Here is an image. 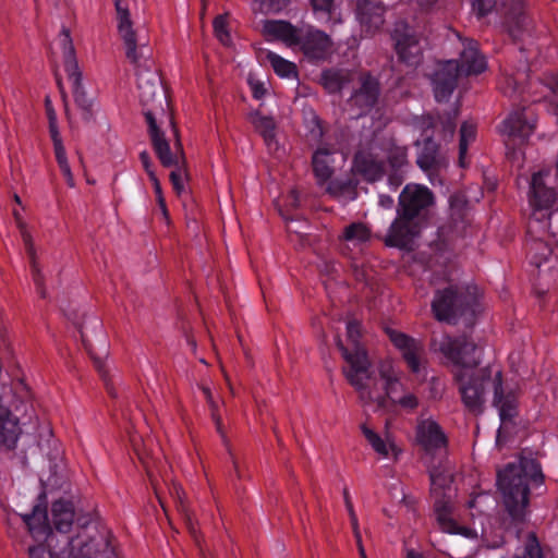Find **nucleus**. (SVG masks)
<instances>
[{"label":"nucleus","mask_w":558,"mask_h":558,"mask_svg":"<svg viewBox=\"0 0 558 558\" xmlns=\"http://www.w3.org/2000/svg\"><path fill=\"white\" fill-rule=\"evenodd\" d=\"M361 327L357 322L347 324V340L337 344L347 366L343 372L365 407L390 411L400 408L413 411L418 407L417 396L402 383V371L391 359L380 360L376 373L371 371V361L360 342Z\"/></svg>","instance_id":"f257e3e1"},{"label":"nucleus","mask_w":558,"mask_h":558,"mask_svg":"<svg viewBox=\"0 0 558 558\" xmlns=\"http://www.w3.org/2000/svg\"><path fill=\"white\" fill-rule=\"evenodd\" d=\"M438 350L454 365V376L459 384L462 401L465 407L480 412L488 390H494V405L499 411L501 421L512 418L517 413L514 390L504 386L501 371L489 366L478 368L482 349L465 336L450 337L442 335L433 341Z\"/></svg>","instance_id":"f03ea898"},{"label":"nucleus","mask_w":558,"mask_h":558,"mask_svg":"<svg viewBox=\"0 0 558 558\" xmlns=\"http://www.w3.org/2000/svg\"><path fill=\"white\" fill-rule=\"evenodd\" d=\"M544 476L538 462L521 458L498 472L497 486L502 505L513 521H523L529 510L530 486L543 484Z\"/></svg>","instance_id":"7ed1b4c3"},{"label":"nucleus","mask_w":558,"mask_h":558,"mask_svg":"<svg viewBox=\"0 0 558 558\" xmlns=\"http://www.w3.org/2000/svg\"><path fill=\"white\" fill-rule=\"evenodd\" d=\"M153 81H146L143 83L142 78L138 80V89H140V98L144 106L149 107L145 112L146 120L149 124V133L151 136L153 146L156 155L158 156L162 166L170 167H179L184 165V154L182 145L178 138V130L173 125V121L171 117H168L169 124L172 128V134L175 138L173 147L171 148L168 141L163 137V134L159 131L156 123V112L153 108V102L156 97L159 96V104H162V100L167 102L166 96L162 93L158 81L153 75Z\"/></svg>","instance_id":"20e7f679"},{"label":"nucleus","mask_w":558,"mask_h":558,"mask_svg":"<svg viewBox=\"0 0 558 558\" xmlns=\"http://www.w3.org/2000/svg\"><path fill=\"white\" fill-rule=\"evenodd\" d=\"M459 39L463 47L459 62L448 60L439 63L433 76L435 97L438 101L451 95L460 76L481 74L487 68L486 59L480 53L476 43L469 37H459Z\"/></svg>","instance_id":"39448f33"},{"label":"nucleus","mask_w":558,"mask_h":558,"mask_svg":"<svg viewBox=\"0 0 558 558\" xmlns=\"http://www.w3.org/2000/svg\"><path fill=\"white\" fill-rule=\"evenodd\" d=\"M432 496L437 522L444 532L461 534L469 538H476L475 529L462 527L453 519L452 472L449 469H435L430 471Z\"/></svg>","instance_id":"423d86ee"},{"label":"nucleus","mask_w":558,"mask_h":558,"mask_svg":"<svg viewBox=\"0 0 558 558\" xmlns=\"http://www.w3.org/2000/svg\"><path fill=\"white\" fill-rule=\"evenodd\" d=\"M82 525L69 538L66 558H97L110 550V533L92 519H81Z\"/></svg>","instance_id":"0eeeda50"},{"label":"nucleus","mask_w":558,"mask_h":558,"mask_svg":"<svg viewBox=\"0 0 558 558\" xmlns=\"http://www.w3.org/2000/svg\"><path fill=\"white\" fill-rule=\"evenodd\" d=\"M333 150L322 146L313 155V170L319 185H327L326 191L331 196L342 201L349 202L356 197L355 184L352 181H331L333 174Z\"/></svg>","instance_id":"6e6552de"},{"label":"nucleus","mask_w":558,"mask_h":558,"mask_svg":"<svg viewBox=\"0 0 558 558\" xmlns=\"http://www.w3.org/2000/svg\"><path fill=\"white\" fill-rule=\"evenodd\" d=\"M498 31L508 35L531 33L533 22L524 10V0H498Z\"/></svg>","instance_id":"1a4fd4ad"},{"label":"nucleus","mask_w":558,"mask_h":558,"mask_svg":"<svg viewBox=\"0 0 558 558\" xmlns=\"http://www.w3.org/2000/svg\"><path fill=\"white\" fill-rule=\"evenodd\" d=\"M387 333L393 345L401 352L409 369L416 375L423 374L426 365L423 344L397 330L388 329Z\"/></svg>","instance_id":"9d476101"},{"label":"nucleus","mask_w":558,"mask_h":558,"mask_svg":"<svg viewBox=\"0 0 558 558\" xmlns=\"http://www.w3.org/2000/svg\"><path fill=\"white\" fill-rule=\"evenodd\" d=\"M423 227L420 217L398 211L397 218L386 234L385 243L388 246L407 247L421 233Z\"/></svg>","instance_id":"9b49d317"},{"label":"nucleus","mask_w":558,"mask_h":558,"mask_svg":"<svg viewBox=\"0 0 558 558\" xmlns=\"http://www.w3.org/2000/svg\"><path fill=\"white\" fill-rule=\"evenodd\" d=\"M384 148L372 143L357 151L354 158L353 171L367 181H377L384 174Z\"/></svg>","instance_id":"f8f14e48"},{"label":"nucleus","mask_w":558,"mask_h":558,"mask_svg":"<svg viewBox=\"0 0 558 558\" xmlns=\"http://www.w3.org/2000/svg\"><path fill=\"white\" fill-rule=\"evenodd\" d=\"M81 519H92L77 510L71 500L59 499L51 505L50 525L60 533H69L75 526V531L82 525Z\"/></svg>","instance_id":"ddd939ff"},{"label":"nucleus","mask_w":558,"mask_h":558,"mask_svg":"<svg viewBox=\"0 0 558 558\" xmlns=\"http://www.w3.org/2000/svg\"><path fill=\"white\" fill-rule=\"evenodd\" d=\"M548 175V172L534 173L531 181L530 191V206L533 209V217L535 220L541 221L544 218L550 216L548 210L556 202V193L554 190L546 186L544 177Z\"/></svg>","instance_id":"4468645a"},{"label":"nucleus","mask_w":558,"mask_h":558,"mask_svg":"<svg viewBox=\"0 0 558 558\" xmlns=\"http://www.w3.org/2000/svg\"><path fill=\"white\" fill-rule=\"evenodd\" d=\"M415 441L426 453H433L446 448L447 436L434 418L420 417L415 428Z\"/></svg>","instance_id":"2eb2a0df"},{"label":"nucleus","mask_w":558,"mask_h":558,"mask_svg":"<svg viewBox=\"0 0 558 558\" xmlns=\"http://www.w3.org/2000/svg\"><path fill=\"white\" fill-rule=\"evenodd\" d=\"M22 403L9 407L0 398V446L8 449L15 448L22 434L20 418L16 415Z\"/></svg>","instance_id":"dca6fc26"},{"label":"nucleus","mask_w":558,"mask_h":558,"mask_svg":"<svg viewBox=\"0 0 558 558\" xmlns=\"http://www.w3.org/2000/svg\"><path fill=\"white\" fill-rule=\"evenodd\" d=\"M434 202L432 192L422 185H407L399 197L398 211L418 217L421 210Z\"/></svg>","instance_id":"f3484780"},{"label":"nucleus","mask_w":558,"mask_h":558,"mask_svg":"<svg viewBox=\"0 0 558 558\" xmlns=\"http://www.w3.org/2000/svg\"><path fill=\"white\" fill-rule=\"evenodd\" d=\"M21 518L35 541H47L48 544L56 542L45 505H35L31 513L21 514Z\"/></svg>","instance_id":"a211bd4d"},{"label":"nucleus","mask_w":558,"mask_h":558,"mask_svg":"<svg viewBox=\"0 0 558 558\" xmlns=\"http://www.w3.org/2000/svg\"><path fill=\"white\" fill-rule=\"evenodd\" d=\"M50 52L56 63L64 66L69 80L77 82L81 73L75 58V48L71 37H53L49 44Z\"/></svg>","instance_id":"6ab92c4d"},{"label":"nucleus","mask_w":558,"mask_h":558,"mask_svg":"<svg viewBox=\"0 0 558 558\" xmlns=\"http://www.w3.org/2000/svg\"><path fill=\"white\" fill-rule=\"evenodd\" d=\"M464 304H469V301L466 299L462 300V295H458L453 286H450L437 291L432 307L439 320H450L461 314L460 311Z\"/></svg>","instance_id":"aec40b11"},{"label":"nucleus","mask_w":558,"mask_h":558,"mask_svg":"<svg viewBox=\"0 0 558 558\" xmlns=\"http://www.w3.org/2000/svg\"><path fill=\"white\" fill-rule=\"evenodd\" d=\"M284 45L293 50H300L308 59L326 58L331 49L329 37H279Z\"/></svg>","instance_id":"412c9836"},{"label":"nucleus","mask_w":558,"mask_h":558,"mask_svg":"<svg viewBox=\"0 0 558 558\" xmlns=\"http://www.w3.org/2000/svg\"><path fill=\"white\" fill-rule=\"evenodd\" d=\"M535 128V119L527 116L524 110H518L509 114L499 126L502 135L508 137L525 138L530 136Z\"/></svg>","instance_id":"4be33fe9"},{"label":"nucleus","mask_w":558,"mask_h":558,"mask_svg":"<svg viewBox=\"0 0 558 558\" xmlns=\"http://www.w3.org/2000/svg\"><path fill=\"white\" fill-rule=\"evenodd\" d=\"M357 12L363 32L376 33L384 24L385 8L375 0H359Z\"/></svg>","instance_id":"5701e85b"},{"label":"nucleus","mask_w":558,"mask_h":558,"mask_svg":"<svg viewBox=\"0 0 558 558\" xmlns=\"http://www.w3.org/2000/svg\"><path fill=\"white\" fill-rule=\"evenodd\" d=\"M13 215L15 217L17 227L21 231V235H22L23 242L26 246L27 254L29 255V258H31V268H32L33 280L40 293V296L46 298V290L43 287L44 276L41 274L38 262L36 259L33 238H32L31 233L28 232V230L26 229L25 223L22 221L19 211L14 210Z\"/></svg>","instance_id":"b1692460"},{"label":"nucleus","mask_w":558,"mask_h":558,"mask_svg":"<svg viewBox=\"0 0 558 558\" xmlns=\"http://www.w3.org/2000/svg\"><path fill=\"white\" fill-rule=\"evenodd\" d=\"M362 433L372 446V448L383 458H397L400 450L398 449L393 437L386 433L385 437L379 436L371 427L363 425Z\"/></svg>","instance_id":"393cba45"},{"label":"nucleus","mask_w":558,"mask_h":558,"mask_svg":"<svg viewBox=\"0 0 558 558\" xmlns=\"http://www.w3.org/2000/svg\"><path fill=\"white\" fill-rule=\"evenodd\" d=\"M417 165L423 171L428 173L432 182L433 173L444 166V160L438 155L437 145L430 138L425 140L422 144L417 156Z\"/></svg>","instance_id":"a878e982"},{"label":"nucleus","mask_w":558,"mask_h":558,"mask_svg":"<svg viewBox=\"0 0 558 558\" xmlns=\"http://www.w3.org/2000/svg\"><path fill=\"white\" fill-rule=\"evenodd\" d=\"M123 47L126 58L134 64L151 58V49L146 37H124Z\"/></svg>","instance_id":"bb28decb"},{"label":"nucleus","mask_w":558,"mask_h":558,"mask_svg":"<svg viewBox=\"0 0 558 558\" xmlns=\"http://www.w3.org/2000/svg\"><path fill=\"white\" fill-rule=\"evenodd\" d=\"M378 96V83L371 76H366L362 82L361 89L353 96L352 102L363 111L374 106Z\"/></svg>","instance_id":"cd10ccee"},{"label":"nucleus","mask_w":558,"mask_h":558,"mask_svg":"<svg viewBox=\"0 0 558 558\" xmlns=\"http://www.w3.org/2000/svg\"><path fill=\"white\" fill-rule=\"evenodd\" d=\"M248 121L252 123L254 129L263 136L265 143L268 146L275 142L276 136V123L271 117L264 116L258 111L251 112L248 114Z\"/></svg>","instance_id":"c85d7f7f"},{"label":"nucleus","mask_w":558,"mask_h":558,"mask_svg":"<svg viewBox=\"0 0 558 558\" xmlns=\"http://www.w3.org/2000/svg\"><path fill=\"white\" fill-rule=\"evenodd\" d=\"M399 58L409 63L416 64L420 60L421 47L416 37H399L396 43Z\"/></svg>","instance_id":"c756f323"},{"label":"nucleus","mask_w":558,"mask_h":558,"mask_svg":"<svg viewBox=\"0 0 558 558\" xmlns=\"http://www.w3.org/2000/svg\"><path fill=\"white\" fill-rule=\"evenodd\" d=\"M314 11L326 24L335 25L342 22V15L335 0H311Z\"/></svg>","instance_id":"7c9ffc66"},{"label":"nucleus","mask_w":558,"mask_h":558,"mask_svg":"<svg viewBox=\"0 0 558 558\" xmlns=\"http://www.w3.org/2000/svg\"><path fill=\"white\" fill-rule=\"evenodd\" d=\"M351 74L343 70H327L322 74L320 82L329 93L339 92L350 80Z\"/></svg>","instance_id":"2f4dec72"},{"label":"nucleus","mask_w":558,"mask_h":558,"mask_svg":"<svg viewBox=\"0 0 558 558\" xmlns=\"http://www.w3.org/2000/svg\"><path fill=\"white\" fill-rule=\"evenodd\" d=\"M267 60L272 66L275 73L280 77L292 78L296 76V66L293 62L288 61L275 52L267 51L265 54Z\"/></svg>","instance_id":"473e14b6"},{"label":"nucleus","mask_w":558,"mask_h":558,"mask_svg":"<svg viewBox=\"0 0 558 558\" xmlns=\"http://www.w3.org/2000/svg\"><path fill=\"white\" fill-rule=\"evenodd\" d=\"M476 137V125L473 122H464L460 129L459 163L465 167V155L470 143Z\"/></svg>","instance_id":"72a5a7b5"},{"label":"nucleus","mask_w":558,"mask_h":558,"mask_svg":"<svg viewBox=\"0 0 558 558\" xmlns=\"http://www.w3.org/2000/svg\"><path fill=\"white\" fill-rule=\"evenodd\" d=\"M384 148L383 158H387L393 169L401 168L407 163V149L404 147L396 146L393 143L388 142L381 145Z\"/></svg>","instance_id":"f704fd0d"},{"label":"nucleus","mask_w":558,"mask_h":558,"mask_svg":"<svg viewBox=\"0 0 558 558\" xmlns=\"http://www.w3.org/2000/svg\"><path fill=\"white\" fill-rule=\"evenodd\" d=\"M69 81L72 84L75 102L85 112V114H90L93 112L95 102L92 98H89L86 95L85 90L82 87V73L77 74V82H75L74 80Z\"/></svg>","instance_id":"c9c22d12"},{"label":"nucleus","mask_w":558,"mask_h":558,"mask_svg":"<svg viewBox=\"0 0 558 558\" xmlns=\"http://www.w3.org/2000/svg\"><path fill=\"white\" fill-rule=\"evenodd\" d=\"M369 229L361 222H355L348 226L343 232V239L353 244L366 242L369 240Z\"/></svg>","instance_id":"e433bc0d"},{"label":"nucleus","mask_w":558,"mask_h":558,"mask_svg":"<svg viewBox=\"0 0 558 558\" xmlns=\"http://www.w3.org/2000/svg\"><path fill=\"white\" fill-rule=\"evenodd\" d=\"M53 544H48L47 541H43L39 544L28 547L29 558H66L65 548L60 553H54L51 549Z\"/></svg>","instance_id":"4c0bfd02"},{"label":"nucleus","mask_w":558,"mask_h":558,"mask_svg":"<svg viewBox=\"0 0 558 558\" xmlns=\"http://www.w3.org/2000/svg\"><path fill=\"white\" fill-rule=\"evenodd\" d=\"M264 35H295L296 29L286 21H265Z\"/></svg>","instance_id":"58836bf2"},{"label":"nucleus","mask_w":558,"mask_h":558,"mask_svg":"<svg viewBox=\"0 0 558 558\" xmlns=\"http://www.w3.org/2000/svg\"><path fill=\"white\" fill-rule=\"evenodd\" d=\"M517 558H544L541 544L534 533L526 535L523 553Z\"/></svg>","instance_id":"ea45409f"},{"label":"nucleus","mask_w":558,"mask_h":558,"mask_svg":"<svg viewBox=\"0 0 558 558\" xmlns=\"http://www.w3.org/2000/svg\"><path fill=\"white\" fill-rule=\"evenodd\" d=\"M202 391L209 404V408H210V411H211V417L216 424V428H217V432L221 434V436L225 438V435L222 433V422H221V417L220 415L218 414V404L217 402L214 400L213 398V393L210 391V389L206 386H203L202 387Z\"/></svg>","instance_id":"a19ab883"},{"label":"nucleus","mask_w":558,"mask_h":558,"mask_svg":"<svg viewBox=\"0 0 558 558\" xmlns=\"http://www.w3.org/2000/svg\"><path fill=\"white\" fill-rule=\"evenodd\" d=\"M116 7L119 16V32L123 35H132V22L130 20L129 11L121 8L120 0L116 1Z\"/></svg>","instance_id":"79ce46f5"},{"label":"nucleus","mask_w":558,"mask_h":558,"mask_svg":"<svg viewBox=\"0 0 558 558\" xmlns=\"http://www.w3.org/2000/svg\"><path fill=\"white\" fill-rule=\"evenodd\" d=\"M177 170H173L170 174V180L173 185L174 191L178 194H181L184 191V182H185V172L182 169V166L175 167Z\"/></svg>","instance_id":"37998d69"},{"label":"nucleus","mask_w":558,"mask_h":558,"mask_svg":"<svg viewBox=\"0 0 558 558\" xmlns=\"http://www.w3.org/2000/svg\"><path fill=\"white\" fill-rule=\"evenodd\" d=\"M229 14H220L217 15L213 21V27L216 35H229V23H228Z\"/></svg>","instance_id":"c03bdc74"},{"label":"nucleus","mask_w":558,"mask_h":558,"mask_svg":"<svg viewBox=\"0 0 558 558\" xmlns=\"http://www.w3.org/2000/svg\"><path fill=\"white\" fill-rule=\"evenodd\" d=\"M260 4L262 10L267 12H279L286 8L291 0H255Z\"/></svg>","instance_id":"a18cd8bd"},{"label":"nucleus","mask_w":558,"mask_h":558,"mask_svg":"<svg viewBox=\"0 0 558 558\" xmlns=\"http://www.w3.org/2000/svg\"><path fill=\"white\" fill-rule=\"evenodd\" d=\"M472 5L478 16H484L489 13L495 5L498 7L496 0H474Z\"/></svg>","instance_id":"49530a36"},{"label":"nucleus","mask_w":558,"mask_h":558,"mask_svg":"<svg viewBox=\"0 0 558 558\" xmlns=\"http://www.w3.org/2000/svg\"><path fill=\"white\" fill-rule=\"evenodd\" d=\"M248 85L251 87L252 94L256 99H260L266 94L265 83L254 78L253 76L248 77Z\"/></svg>","instance_id":"de8ad7c7"},{"label":"nucleus","mask_w":558,"mask_h":558,"mask_svg":"<svg viewBox=\"0 0 558 558\" xmlns=\"http://www.w3.org/2000/svg\"><path fill=\"white\" fill-rule=\"evenodd\" d=\"M149 179H150V181L153 183V186H154V190H155V193H156V196H157V202H158L161 210L166 215L167 214V208H166L165 198L162 196L160 182H159L156 173H150V178Z\"/></svg>","instance_id":"09e8293b"},{"label":"nucleus","mask_w":558,"mask_h":558,"mask_svg":"<svg viewBox=\"0 0 558 558\" xmlns=\"http://www.w3.org/2000/svg\"><path fill=\"white\" fill-rule=\"evenodd\" d=\"M49 133H50L53 146L63 144L59 129H58L57 119H54L52 116H51V121H49Z\"/></svg>","instance_id":"8fccbe9b"},{"label":"nucleus","mask_w":558,"mask_h":558,"mask_svg":"<svg viewBox=\"0 0 558 558\" xmlns=\"http://www.w3.org/2000/svg\"><path fill=\"white\" fill-rule=\"evenodd\" d=\"M453 289L457 291L458 295H462V300L466 299L469 301V304H464L462 306V308L460 311V313L462 314L466 307H470V306H472L474 304L475 298H476V294H477V289L473 288V293L468 292V295H465L462 291H458V289L454 288V287H453ZM466 291H470V288H466Z\"/></svg>","instance_id":"3c124183"},{"label":"nucleus","mask_w":558,"mask_h":558,"mask_svg":"<svg viewBox=\"0 0 558 558\" xmlns=\"http://www.w3.org/2000/svg\"><path fill=\"white\" fill-rule=\"evenodd\" d=\"M53 149H54L56 160H57L59 167L69 163L63 144L53 146Z\"/></svg>","instance_id":"603ef678"},{"label":"nucleus","mask_w":558,"mask_h":558,"mask_svg":"<svg viewBox=\"0 0 558 558\" xmlns=\"http://www.w3.org/2000/svg\"><path fill=\"white\" fill-rule=\"evenodd\" d=\"M59 168H60L63 177L65 178V181H66L68 185L70 187H74L75 186V180H74V175H73V173L71 171L70 165L66 163V165H63V166H61Z\"/></svg>","instance_id":"864d4df0"},{"label":"nucleus","mask_w":558,"mask_h":558,"mask_svg":"<svg viewBox=\"0 0 558 558\" xmlns=\"http://www.w3.org/2000/svg\"><path fill=\"white\" fill-rule=\"evenodd\" d=\"M410 26L405 20H398L395 24L393 35H408Z\"/></svg>","instance_id":"5fc2aeb1"},{"label":"nucleus","mask_w":558,"mask_h":558,"mask_svg":"<svg viewBox=\"0 0 558 558\" xmlns=\"http://www.w3.org/2000/svg\"><path fill=\"white\" fill-rule=\"evenodd\" d=\"M140 159H141V162H142L145 171L147 172L148 177L150 178V173H155V171L153 169L151 161H150L148 153L147 151H142L140 154Z\"/></svg>","instance_id":"6e6d98bb"},{"label":"nucleus","mask_w":558,"mask_h":558,"mask_svg":"<svg viewBox=\"0 0 558 558\" xmlns=\"http://www.w3.org/2000/svg\"><path fill=\"white\" fill-rule=\"evenodd\" d=\"M489 499V496L486 495V494H480L477 496H475L474 498H472L470 501H469V508L473 509L475 508L477 505H482L484 504L485 501H487Z\"/></svg>","instance_id":"4d7b16f0"},{"label":"nucleus","mask_w":558,"mask_h":558,"mask_svg":"<svg viewBox=\"0 0 558 558\" xmlns=\"http://www.w3.org/2000/svg\"><path fill=\"white\" fill-rule=\"evenodd\" d=\"M350 521H351V525H352V530H353L355 542L360 543V539L362 538V535H361V532H360L359 520H357V518H353V520H350Z\"/></svg>","instance_id":"13d9d810"},{"label":"nucleus","mask_w":558,"mask_h":558,"mask_svg":"<svg viewBox=\"0 0 558 558\" xmlns=\"http://www.w3.org/2000/svg\"><path fill=\"white\" fill-rule=\"evenodd\" d=\"M288 204L291 207H296L299 205V194L295 190L290 191L288 195Z\"/></svg>","instance_id":"bf43d9fd"},{"label":"nucleus","mask_w":558,"mask_h":558,"mask_svg":"<svg viewBox=\"0 0 558 558\" xmlns=\"http://www.w3.org/2000/svg\"><path fill=\"white\" fill-rule=\"evenodd\" d=\"M45 105H46V112H47V118H48V121H51V116L57 119V114H56V111L52 107V104H51V100L47 97L46 100H45Z\"/></svg>","instance_id":"052dcab7"},{"label":"nucleus","mask_w":558,"mask_h":558,"mask_svg":"<svg viewBox=\"0 0 558 558\" xmlns=\"http://www.w3.org/2000/svg\"><path fill=\"white\" fill-rule=\"evenodd\" d=\"M438 0H417V4L423 9V10H429L432 9L436 2Z\"/></svg>","instance_id":"680f3d73"},{"label":"nucleus","mask_w":558,"mask_h":558,"mask_svg":"<svg viewBox=\"0 0 558 558\" xmlns=\"http://www.w3.org/2000/svg\"><path fill=\"white\" fill-rule=\"evenodd\" d=\"M379 203L385 208H390L393 204V199L390 196L381 195L379 198Z\"/></svg>","instance_id":"e2e57ef3"},{"label":"nucleus","mask_w":558,"mask_h":558,"mask_svg":"<svg viewBox=\"0 0 558 558\" xmlns=\"http://www.w3.org/2000/svg\"><path fill=\"white\" fill-rule=\"evenodd\" d=\"M444 129L445 131H447L450 135L453 134L454 132V122L453 121H448L447 123L444 124Z\"/></svg>","instance_id":"0e129e2a"},{"label":"nucleus","mask_w":558,"mask_h":558,"mask_svg":"<svg viewBox=\"0 0 558 558\" xmlns=\"http://www.w3.org/2000/svg\"><path fill=\"white\" fill-rule=\"evenodd\" d=\"M356 546H357V549H359L360 558H367L366 553H365V548L363 546L362 538L360 539V543H356Z\"/></svg>","instance_id":"69168bd1"},{"label":"nucleus","mask_w":558,"mask_h":558,"mask_svg":"<svg viewBox=\"0 0 558 558\" xmlns=\"http://www.w3.org/2000/svg\"><path fill=\"white\" fill-rule=\"evenodd\" d=\"M343 498H344L345 508L349 507V505H353L351 501V498H350L349 490L347 488H344V490H343Z\"/></svg>","instance_id":"338daca9"},{"label":"nucleus","mask_w":558,"mask_h":558,"mask_svg":"<svg viewBox=\"0 0 558 558\" xmlns=\"http://www.w3.org/2000/svg\"><path fill=\"white\" fill-rule=\"evenodd\" d=\"M407 558H423L421 554L414 550H408Z\"/></svg>","instance_id":"774afa93"}]
</instances>
